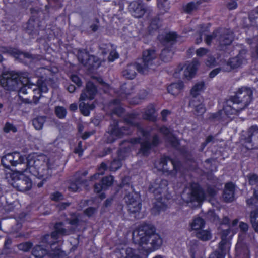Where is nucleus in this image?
Instances as JSON below:
<instances>
[{"label": "nucleus", "mask_w": 258, "mask_h": 258, "mask_svg": "<svg viewBox=\"0 0 258 258\" xmlns=\"http://www.w3.org/2000/svg\"><path fill=\"white\" fill-rule=\"evenodd\" d=\"M133 240L143 248L148 251L159 249L163 240L160 235L156 233L155 227L151 224H143L134 230Z\"/></svg>", "instance_id": "1"}, {"label": "nucleus", "mask_w": 258, "mask_h": 258, "mask_svg": "<svg viewBox=\"0 0 258 258\" xmlns=\"http://www.w3.org/2000/svg\"><path fill=\"white\" fill-rule=\"evenodd\" d=\"M137 114H129L124 119L126 124L124 126L120 125L117 121L113 120L105 134L106 142L111 143L114 142L117 138H120L124 135L130 134L132 132V127H137L138 130L141 125L137 121Z\"/></svg>", "instance_id": "2"}, {"label": "nucleus", "mask_w": 258, "mask_h": 258, "mask_svg": "<svg viewBox=\"0 0 258 258\" xmlns=\"http://www.w3.org/2000/svg\"><path fill=\"white\" fill-rule=\"evenodd\" d=\"M24 164L26 168L22 170V172L28 171L38 178H48L52 174L51 165L46 155L29 156L26 164Z\"/></svg>", "instance_id": "3"}, {"label": "nucleus", "mask_w": 258, "mask_h": 258, "mask_svg": "<svg viewBox=\"0 0 258 258\" xmlns=\"http://www.w3.org/2000/svg\"><path fill=\"white\" fill-rule=\"evenodd\" d=\"M138 131L144 139L142 140L140 138H135L131 139V142L132 143H140L141 147L139 153L142 154L143 156H147L150 154L151 148L158 145L159 143V136L157 134H154L153 136L152 142L150 143L149 138V133L148 131H145L141 125Z\"/></svg>", "instance_id": "4"}, {"label": "nucleus", "mask_w": 258, "mask_h": 258, "mask_svg": "<svg viewBox=\"0 0 258 258\" xmlns=\"http://www.w3.org/2000/svg\"><path fill=\"white\" fill-rule=\"evenodd\" d=\"M23 74L13 71L5 72L0 77V84L6 90L15 91L18 88L19 81L23 78Z\"/></svg>", "instance_id": "5"}, {"label": "nucleus", "mask_w": 258, "mask_h": 258, "mask_svg": "<svg viewBox=\"0 0 258 258\" xmlns=\"http://www.w3.org/2000/svg\"><path fill=\"white\" fill-rule=\"evenodd\" d=\"M158 54L153 48L146 49L143 52L142 61L139 64V73L145 74L149 70L152 69L155 65V61L157 58Z\"/></svg>", "instance_id": "6"}, {"label": "nucleus", "mask_w": 258, "mask_h": 258, "mask_svg": "<svg viewBox=\"0 0 258 258\" xmlns=\"http://www.w3.org/2000/svg\"><path fill=\"white\" fill-rule=\"evenodd\" d=\"M227 228L223 229L221 233V241L219 244L218 248L214 252L212 253L209 258H224L226 253L229 252L230 247L229 238L228 237L230 233L229 227Z\"/></svg>", "instance_id": "7"}, {"label": "nucleus", "mask_w": 258, "mask_h": 258, "mask_svg": "<svg viewBox=\"0 0 258 258\" xmlns=\"http://www.w3.org/2000/svg\"><path fill=\"white\" fill-rule=\"evenodd\" d=\"M22 170L13 173L11 175V184L18 190L25 192L29 190L32 186V182L28 177L22 174Z\"/></svg>", "instance_id": "8"}, {"label": "nucleus", "mask_w": 258, "mask_h": 258, "mask_svg": "<svg viewBox=\"0 0 258 258\" xmlns=\"http://www.w3.org/2000/svg\"><path fill=\"white\" fill-rule=\"evenodd\" d=\"M181 197L186 203L197 201L198 202L203 201L205 198V194L197 183H192L190 188L184 190L181 194Z\"/></svg>", "instance_id": "9"}, {"label": "nucleus", "mask_w": 258, "mask_h": 258, "mask_svg": "<svg viewBox=\"0 0 258 258\" xmlns=\"http://www.w3.org/2000/svg\"><path fill=\"white\" fill-rule=\"evenodd\" d=\"M241 93V89L239 88L236 94L226 101V105L223 107V111L227 115L239 113L241 111V107L238 106L241 103V100L239 96Z\"/></svg>", "instance_id": "10"}, {"label": "nucleus", "mask_w": 258, "mask_h": 258, "mask_svg": "<svg viewBox=\"0 0 258 258\" xmlns=\"http://www.w3.org/2000/svg\"><path fill=\"white\" fill-rule=\"evenodd\" d=\"M159 165L161 170L163 172H168L171 175H175L179 170L180 166L179 162L166 156L161 158Z\"/></svg>", "instance_id": "11"}, {"label": "nucleus", "mask_w": 258, "mask_h": 258, "mask_svg": "<svg viewBox=\"0 0 258 258\" xmlns=\"http://www.w3.org/2000/svg\"><path fill=\"white\" fill-rule=\"evenodd\" d=\"M217 43L222 49L229 45L233 39V33L229 29L220 28L217 29Z\"/></svg>", "instance_id": "12"}, {"label": "nucleus", "mask_w": 258, "mask_h": 258, "mask_svg": "<svg viewBox=\"0 0 258 258\" xmlns=\"http://www.w3.org/2000/svg\"><path fill=\"white\" fill-rule=\"evenodd\" d=\"M124 199L127 204L128 210L131 213L139 212L141 208V203L138 194L130 192L124 196Z\"/></svg>", "instance_id": "13"}, {"label": "nucleus", "mask_w": 258, "mask_h": 258, "mask_svg": "<svg viewBox=\"0 0 258 258\" xmlns=\"http://www.w3.org/2000/svg\"><path fill=\"white\" fill-rule=\"evenodd\" d=\"M168 184L167 180L157 178L150 184L149 191L157 197V199H160L161 194L166 191Z\"/></svg>", "instance_id": "14"}, {"label": "nucleus", "mask_w": 258, "mask_h": 258, "mask_svg": "<svg viewBox=\"0 0 258 258\" xmlns=\"http://www.w3.org/2000/svg\"><path fill=\"white\" fill-rule=\"evenodd\" d=\"M64 223L59 222L56 223L54 225L55 231L51 233L50 236L51 239L56 240L58 238V235L62 236L69 235L75 232V229L73 227L66 228Z\"/></svg>", "instance_id": "15"}, {"label": "nucleus", "mask_w": 258, "mask_h": 258, "mask_svg": "<svg viewBox=\"0 0 258 258\" xmlns=\"http://www.w3.org/2000/svg\"><path fill=\"white\" fill-rule=\"evenodd\" d=\"M0 51L2 53H9L12 55L17 59H22L23 58H27L30 61L36 58V56L30 54L28 52H24L16 49H8L6 47H1Z\"/></svg>", "instance_id": "16"}, {"label": "nucleus", "mask_w": 258, "mask_h": 258, "mask_svg": "<svg viewBox=\"0 0 258 258\" xmlns=\"http://www.w3.org/2000/svg\"><path fill=\"white\" fill-rule=\"evenodd\" d=\"M130 11L137 18L142 17L147 11V7L145 4L137 1H133L130 4Z\"/></svg>", "instance_id": "17"}, {"label": "nucleus", "mask_w": 258, "mask_h": 258, "mask_svg": "<svg viewBox=\"0 0 258 258\" xmlns=\"http://www.w3.org/2000/svg\"><path fill=\"white\" fill-rule=\"evenodd\" d=\"M249 138L245 139L244 144L245 148L251 149L258 147V128L252 126L249 131Z\"/></svg>", "instance_id": "18"}, {"label": "nucleus", "mask_w": 258, "mask_h": 258, "mask_svg": "<svg viewBox=\"0 0 258 258\" xmlns=\"http://www.w3.org/2000/svg\"><path fill=\"white\" fill-rule=\"evenodd\" d=\"M82 218V216L80 214L73 213H71L69 217L67 218L64 222H63L64 223L66 228L73 227L75 229V231L76 228L80 225L83 221Z\"/></svg>", "instance_id": "19"}, {"label": "nucleus", "mask_w": 258, "mask_h": 258, "mask_svg": "<svg viewBox=\"0 0 258 258\" xmlns=\"http://www.w3.org/2000/svg\"><path fill=\"white\" fill-rule=\"evenodd\" d=\"M97 92V89L94 85L91 82H88L85 89L80 95V100L84 101L92 100L94 98Z\"/></svg>", "instance_id": "20"}, {"label": "nucleus", "mask_w": 258, "mask_h": 258, "mask_svg": "<svg viewBox=\"0 0 258 258\" xmlns=\"http://www.w3.org/2000/svg\"><path fill=\"white\" fill-rule=\"evenodd\" d=\"M40 22L38 19L31 18L27 24L26 32L32 36L38 35L40 29Z\"/></svg>", "instance_id": "21"}, {"label": "nucleus", "mask_w": 258, "mask_h": 258, "mask_svg": "<svg viewBox=\"0 0 258 258\" xmlns=\"http://www.w3.org/2000/svg\"><path fill=\"white\" fill-rule=\"evenodd\" d=\"M46 81L44 80H38L37 82V85H35L36 88L33 89V92L39 94V96L33 95L34 104H37L38 103V101L41 97V92H46L48 91V89L46 84Z\"/></svg>", "instance_id": "22"}, {"label": "nucleus", "mask_w": 258, "mask_h": 258, "mask_svg": "<svg viewBox=\"0 0 258 258\" xmlns=\"http://www.w3.org/2000/svg\"><path fill=\"white\" fill-rule=\"evenodd\" d=\"M242 64V56L238 54L237 56L230 59L228 61L222 66V70L224 72H229L232 69H235L240 67Z\"/></svg>", "instance_id": "23"}, {"label": "nucleus", "mask_w": 258, "mask_h": 258, "mask_svg": "<svg viewBox=\"0 0 258 258\" xmlns=\"http://www.w3.org/2000/svg\"><path fill=\"white\" fill-rule=\"evenodd\" d=\"M139 63L134 64H130L122 71V75L123 77L128 79H133L135 78L138 71L139 72Z\"/></svg>", "instance_id": "24"}, {"label": "nucleus", "mask_w": 258, "mask_h": 258, "mask_svg": "<svg viewBox=\"0 0 258 258\" xmlns=\"http://www.w3.org/2000/svg\"><path fill=\"white\" fill-rule=\"evenodd\" d=\"M189 106L195 109L194 114L197 116L202 115L206 111V108L204 105L200 102L199 99L193 98L189 103Z\"/></svg>", "instance_id": "25"}, {"label": "nucleus", "mask_w": 258, "mask_h": 258, "mask_svg": "<svg viewBox=\"0 0 258 258\" xmlns=\"http://www.w3.org/2000/svg\"><path fill=\"white\" fill-rule=\"evenodd\" d=\"M125 153L122 150H119L117 158L114 159L110 164L109 167L110 170L115 171L119 169L122 166L121 161L125 159Z\"/></svg>", "instance_id": "26"}, {"label": "nucleus", "mask_w": 258, "mask_h": 258, "mask_svg": "<svg viewBox=\"0 0 258 258\" xmlns=\"http://www.w3.org/2000/svg\"><path fill=\"white\" fill-rule=\"evenodd\" d=\"M24 76L23 78L25 79V81L21 80L22 83H25V85L21 87L19 89L18 95L20 98H22V95L27 94L31 91V88L32 86H35L33 83H30V80L28 78V74L25 73L23 74Z\"/></svg>", "instance_id": "27"}, {"label": "nucleus", "mask_w": 258, "mask_h": 258, "mask_svg": "<svg viewBox=\"0 0 258 258\" xmlns=\"http://www.w3.org/2000/svg\"><path fill=\"white\" fill-rule=\"evenodd\" d=\"M199 66V61L196 59H193L192 61L186 67L184 71L185 77L187 79L191 78L195 75Z\"/></svg>", "instance_id": "28"}, {"label": "nucleus", "mask_w": 258, "mask_h": 258, "mask_svg": "<svg viewBox=\"0 0 258 258\" xmlns=\"http://www.w3.org/2000/svg\"><path fill=\"white\" fill-rule=\"evenodd\" d=\"M234 186L232 183H228L225 186L223 198L225 202H232L234 200Z\"/></svg>", "instance_id": "29"}, {"label": "nucleus", "mask_w": 258, "mask_h": 258, "mask_svg": "<svg viewBox=\"0 0 258 258\" xmlns=\"http://www.w3.org/2000/svg\"><path fill=\"white\" fill-rule=\"evenodd\" d=\"M177 34L175 32H169L165 35H161L158 36L159 41L164 45L168 43L173 44L176 41Z\"/></svg>", "instance_id": "30"}, {"label": "nucleus", "mask_w": 258, "mask_h": 258, "mask_svg": "<svg viewBox=\"0 0 258 258\" xmlns=\"http://www.w3.org/2000/svg\"><path fill=\"white\" fill-rule=\"evenodd\" d=\"M55 245V242L51 244L49 256L52 258H65L67 256L66 252L61 250L59 246H56Z\"/></svg>", "instance_id": "31"}, {"label": "nucleus", "mask_w": 258, "mask_h": 258, "mask_svg": "<svg viewBox=\"0 0 258 258\" xmlns=\"http://www.w3.org/2000/svg\"><path fill=\"white\" fill-rule=\"evenodd\" d=\"M120 103V100L118 99H115L110 104L111 109L112 110L111 116L114 115L117 116H121L123 113L124 109L118 104Z\"/></svg>", "instance_id": "32"}, {"label": "nucleus", "mask_w": 258, "mask_h": 258, "mask_svg": "<svg viewBox=\"0 0 258 258\" xmlns=\"http://www.w3.org/2000/svg\"><path fill=\"white\" fill-rule=\"evenodd\" d=\"M36 75L39 78L38 80H44L47 81L50 79V76L52 75L51 71L46 68H39L35 72Z\"/></svg>", "instance_id": "33"}, {"label": "nucleus", "mask_w": 258, "mask_h": 258, "mask_svg": "<svg viewBox=\"0 0 258 258\" xmlns=\"http://www.w3.org/2000/svg\"><path fill=\"white\" fill-rule=\"evenodd\" d=\"M122 98H126L135 91V86L132 83H124L121 87Z\"/></svg>", "instance_id": "34"}, {"label": "nucleus", "mask_w": 258, "mask_h": 258, "mask_svg": "<svg viewBox=\"0 0 258 258\" xmlns=\"http://www.w3.org/2000/svg\"><path fill=\"white\" fill-rule=\"evenodd\" d=\"M182 82L174 83L167 87L168 92L173 95H178L183 88Z\"/></svg>", "instance_id": "35"}, {"label": "nucleus", "mask_w": 258, "mask_h": 258, "mask_svg": "<svg viewBox=\"0 0 258 258\" xmlns=\"http://www.w3.org/2000/svg\"><path fill=\"white\" fill-rule=\"evenodd\" d=\"M159 130L160 133L167 138L169 142L172 144V146H176L177 145L178 142L176 139L172 136L169 129L165 126H163L161 127Z\"/></svg>", "instance_id": "36"}, {"label": "nucleus", "mask_w": 258, "mask_h": 258, "mask_svg": "<svg viewBox=\"0 0 258 258\" xmlns=\"http://www.w3.org/2000/svg\"><path fill=\"white\" fill-rule=\"evenodd\" d=\"M100 64V62L98 58L93 55H91L87 61L85 62L84 66L91 70L97 68Z\"/></svg>", "instance_id": "37"}, {"label": "nucleus", "mask_w": 258, "mask_h": 258, "mask_svg": "<svg viewBox=\"0 0 258 258\" xmlns=\"http://www.w3.org/2000/svg\"><path fill=\"white\" fill-rule=\"evenodd\" d=\"M155 110L152 105L148 106L143 115L145 119L154 121L156 119L155 115Z\"/></svg>", "instance_id": "38"}, {"label": "nucleus", "mask_w": 258, "mask_h": 258, "mask_svg": "<svg viewBox=\"0 0 258 258\" xmlns=\"http://www.w3.org/2000/svg\"><path fill=\"white\" fill-rule=\"evenodd\" d=\"M201 3L199 1L191 2L183 6V10L186 13H191L198 10Z\"/></svg>", "instance_id": "39"}, {"label": "nucleus", "mask_w": 258, "mask_h": 258, "mask_svg": "<svg viewBox=\"0 0 258 258\" xmlns=\"http://www.w3.org/2000/svg\"><path fill=\"white\" fill-rule=\"evenodd\" d=\"M196 235L198 239L202 241L209 240L212 237L211 233L208 230H200L196 232Z\"/></svg>", "instance_id": "40"}, {"label": "nucleus", "mask_w": 258, "mask_h": 258, "mask_svg": "<svg viewBox=\"0 0 258 258\" xmlns=\"http://www.w3.org/2000/svg\"><path fill=\"white\" fill-rule=\"evenodd\" d=\"M47 253L46 250L40 245L35 246L32 251V255L36 258H42Z\"/></svg>", "instance_id": "41"}, {"label": "nucleus", "mask_w": 258, "mask_h": 258, "mask_svg": "<svg viewBox=\"0 0 258 258\" xmlns=\"http://www.w3.org/2000/svg\"><path fill=\"white\" fill-rule=\"evenodd\" d=\"M95 108L94 104H88L82 102L79 104V109L81 112L85 116L89 115L90 110H93Z\"/></svg>", "instance_id": "42"}, {"label": "nucleus", "mask_w": 258, "mask_h": 258, "mask_svg": "<svg viewBox=\"0 0 258 258\" xmlns=\"http://www.w3.org/2000/svg\"><path fill=\"white\" fill-rule=\"evenodd\" d=\"M166 209V206L163 202L157 200L154 203L153 207L152 209V213L154 215L158 214L160 211H164Z\"/></svg>", "instance_id": "43"}, {"label": "nucleus", "mask_w": 258, "mask_h": 258, "mask_svg": "<svg viewBox=\"0 0 258 258\" xmlns=\"http://www.w3.org/2000/svg\"><path fill=\"white\" fill-rule=\"evenodd\" d=\"M128 178H124L119 185L121 191L124 193V196L126 194L133 192V186L128 182Z\"/></svg>", "instance_id": "44"}, {"label": "nucleus", "mask_w": 258, "mask_h": 258, "mask_svg": "<svg viewBox=\"0 0 258 258\" xmlns=\"http://www.w3.org/2000/svg\"><path fill=\"white\" fill-rule=\"evenodd\" d=\"M13 160L12 154H7L2 158V164L6 168L10 169L11 166H13Z\"/></svg>", "instance_id": "45"}, {"label": "nucleus", "mask_w": 258, "mask_h": 258, "mask_svg": "<svg viewBox=\"0 0 258 258\" xmlns=\"http://www.w3.org/2000/svg\"><path fill=\"white\" fill-rule=\"evenodd\" d=\"M12 158H13V166H16L17 165H21L24 163L25 157L22 155L19 152L12 153Z\"/></svg>", "instance_id": "46"}, {"label": "nucleus", "mask_w": 258, "mask_h": 258, "mask_svg": "<svg viewBox=\"0 0 258 258\" xmlns=\"http://www.w3.org/2000/svg\"><path fill=\"white\" fill-rule=\"evenodd\" d=\"M204 81L198 82L194 85L190 91V93L194 98H196L199 93L204 89Z\"/></svg>", "instance_id": "47"}, {"label": "nucleus", "mask_w": 258, "mask_h": 258, "mask_svg": "<svg viewBox=\"0 0 258 258\" xmlns=\"http://www.w3.org/2000/svg\"><path fill=\"white\" fill-rule=\"evenodd\" d=\"M250 220L252 227L258 232V209L253 210L251 212Z\"/></svg>", "instance_id": "48"}, {"label": "nucleus", "mask_w": 258, "mask_h": 258, "mask_svg": "<svg viewBox=\"0 0 258 258\" xmlns=\"http://www.w3.org/2000/svg\"><path fill=\"white\" fill-rule=\"evenodd\" d=\"M45 121V116H38L32 120V123L35 128L39 130L42 128Z\"/></svg>", "instance_id": "49"}, {"label": "nucleus", "mask_w": 258, "mask_h": 258, "mask_svg": "<svg viewBox=\"0 0 258 258\" xmlns=\"http://www.w3.org/2000/svg\"><path fill=\"white\" fill-rule=\"evenodd\" d=\"M173 53L169 49H164L160 54L161 59L164 62H167L171 60Z\"/></svg>", "instance_id": "50"}, {"label": "nucleus", "mask_w": 258, "mask_h": 258, "mask_svg": "<svg viewBox=\"0 0 258 258\" xmlns=\"http://www.w3.org/2000/svg\"><path fill=\"white\" fill-rule=\"evenodd\" d=\"M243 93H244L243 97L245 106H247L252 100V91L250 89L245 88L243 89Z\"/></svg>", "instance_id": "51"}, {"label": "nucleus", "mask_w": 258, "mask_h": 258, "mask_svg": "<svg viewBox=\"0 0 258 258\" xmlns=\"http://www.w3.org/2000/svg\"><path fill=\"white\" fill-rule=\"evenodd\" d=\"M84 182V180L81 178H76L75 182H72L69 186V189L72 191H77L80 188L82 184Z\"/></svg>", "instance_id": "52"}, {"label": "nucleus", "mask_w": 258, "mask_h": 258, "mask_svg": "<svg viewBox=\"0 0 258 258\" xmlns=\"http://www.w3.org/2000/svg\"><path fill=\"white\" fill-rule=\"evenodd\" d=\"M90 55L85 50H79L78 53V60L84 66L85 62L87 61Z\"/></svg>", "instance_id": "53"}, {"label": "nucleus", "mask_w": 258, "mask_h": 258, "mask_svg": "<svg viewBox=\"0 0 258 258\" xmlns=\"http://www.w3.org/2000/svg\"><path fill=\"white\" fill-rule=\"evenodd\" d=\"M204 225V220L200 217H198L194 220L191 224V226L192 229L197 230L202 228Z\"/></svg>", "instance_id": "54"}, {"label": "nucleus", "mask_w": 258, "mask_h": 258, "mask_svg": "<svg viewBox=\"0 0 258 258\" xmlns=\"http://www.w3.org/2000/svg\"><path fill=\"white\" fill-rule=\"evenodd\" d=\"M113 182V177L112 176H105L101 180L102 186L105 190L112 185Z\"/></svg>", "instance_id": "55"}, {"label": "nucleus", "mask_w": 258, "mask_h": 258, "mask_svg": "<svg viewBox=\"0 0 258 258\" xmlns=\"http://www.w3.org/2000/svg\"><path fill=\"white\" fill-rule=\"evenodd\" d=\"M217 30L214 31L211 34H205V42L206 44L208 45H211L213 40H215L217 41Z\"/></svg>", "instance_id": "56"}, {"label": "nucleus", "mask_w": 258, "mask_h": 258, "mask_svg": "<svg viewBox=\"0 0 258 258\" xmlns=\"http://www.w3.org/2000/svg\"><path fill=\"white\" fill-rule=\"evenodd\" d=\"M55 113L60 119L64 118L67 114L66 109L62 106H56L55 108Z\"/></svg>", "instance_id": "57"}, {"label": "nucleus", "mask_w": 258, "mask_h": 258, "mask_svg": "<svg viewBox=\"0 0 258 258\" xmlns=\"http://www.w3.org/2000/svg\"><path fill=\"white\" fill-rule=\"evenodd\" d=\"M32 245L31 242H26L19 244L17 246L19 250L27 252L32 247Z\"/></svg>", "instance_id": "58"}, {"label": "nucleus", "mask_w": 258, "mask_h": 258, "mask_svg": "<svg viewBox=\"0 0 258 258\" xmlns=\"http://www.w3.org/2000/svg\"><path fill=\"white\" fill-rule=\"evenodd\" d=\"M206 218L213 222L218 220V217L213 210H209L206 214Z\"/></svg>", "instance_id": "59"}, {"label": "nucleus", "mask_w": 258, "mask_h": 258, "mask_svg": "<svg viewBox=\"0 0 258 258\" xmlns=\"http://www.w3.org/2000/svg\"><path fill=\"white\" fill-rule=\"evenodd\" d=\"M206 64L208 67L212 68L216 66L218 64V63L215 57L209 55L208 56L206 61Z\"/></svg>", "instance_id": "60"}, {"label": "nucleus", "mask_w": 258, "mask_h": 258, "mask_svg": "<svg viewBox=\"0 0 258 258\" xmlns=\"http://www.w3.org/2000/svg\"><path fill=\"white\" fill-rule=\"evenodd\" d=\"M3 131L4 132L8 133L10 131H12L13 133H15L17 131V128L13 124L9 122H7L6 123L3 128Z\"/></svg>", "instance_id": "61"}, {"label": "nucleus", "mask_w": 258, "mask_h": 258, "mask_svg": "<svg viewBox=\"0 0 258 258\" xmlns=\"http://www.w3.org/2000/svg\"><path fill=\"white\" fill-rule=\"evenodd\" d=\"M97 208L90 207L84 211V213L88 217H90L93 216L97 212Z\"/></svg>", "instance_id": "62"}, {"label": "nucleus", "mask_w": 258, "mask_h": 258, "mask_svg": "<svg viewBox=\"0 0 258 258\" xmlns=\"http://www.w3.org/2000/svg\"><path fill=\"white\" fill-rule=\"evenodd\" d=\"M160 27V22L158 18L153 19L150 23V28L152 30H157Z\"/></svg>", "instance_id": "63"}, {"label": "nucleus", "mask_w": 258, "mask_h": 258, "mask_svg": "<svg viewBox=\"0 0 258 258\" xmlns=\"http://www.w3.org/2000/svg\"><path fill=\"white\" fill-rule=\"evenodd\" d=\"M248 182L251 185H255L258 183V176L255 174H250L247 176Z\"/></svg>", "instance_id": "64"}]
</instances>
